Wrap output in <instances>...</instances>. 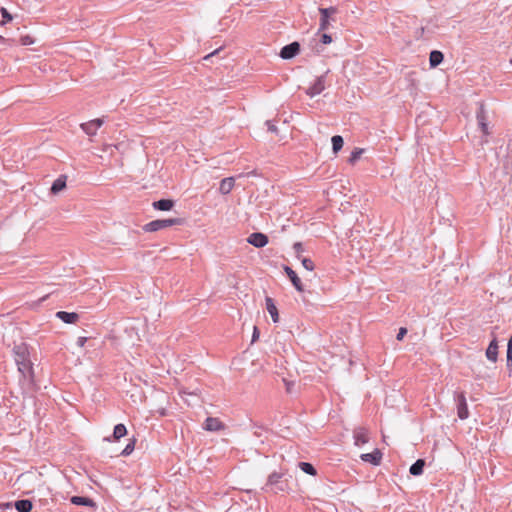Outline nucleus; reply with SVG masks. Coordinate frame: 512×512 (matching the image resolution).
I'll list each match as a JSON object with an SVG mask.
<instances>
[{
	"instance_id": "nucleus-1",
	"label": "nucleus",
	"mask_w": 512,
	"mask_h": 512,
	"mask_svg": "<svg viewBox=\"0 0 512 512\" xmlns=\"http://www.w3.org/2000/svg\"><path fill=\"white\" fill-rule=\"evenodd\" d=\"M180 223L181 219L179 218L157 219L145 224L143 229L146 232H156L171 227L173 225H179Z\"/></svg>"
},
{
	"instance_id": "nucleus-2",
	"label": "nucleus",
	"mask_w": 512,
	"mask_h": 512,
	"mask_svg": "<svg viewBox=\"0 0 512 512\" xmlns=\"http://www.w3.org/2000/svg\"><path fill=\"white\" fill-rule=\"evenodd\" d=\"M454 399L457 403V415L461 420H465L469 417L468 406L466 397L463 392L455 393Z\"/></svg>"
},
{
	"instance_id": "nucleus-3",
	"label": "nucleus",
	"mask_w": 512,
	"mask_h": 512,
	"mask_svg": "<svg viewBox=\"0 0 512 512\" xmlns=\"http://www.w3.org/2000/svg\"><path fill=\"white\" fill-rule=\"evenodd\" d=\"M300 52V44L298 42H292L284 46L280 51V57L288 60L294 58Z\"/></svg>"
},
{
	"instance_id": "nucleus-4",
	"label": "nucleus",
	"mask_w": 512,
	"mask_h": 512,
	"mask_svg": "<svg viewBox=\"0 0 512 512\" xmlns=\"http://www.w3.org/2000/svg\"><path fill=\"white\" fill-rule=\"evenodd\" d=\"M247 242L256 248H262L268 243V237L260 232H254L249 235Z\"/></svg>"
},
{
	"instance_id": "nucleus-5",
	"label": "nucleus",
	"mask_w": 512,
	"mask_h": 512,
	"mask_svg": "<svg viewBox=\"0 0 512 512\" xmlns=\"http://www.w3.org/2000/svg\"><path fill=\"white\" fill-rule=\"evenodd\" d=\"M325 89V76H319L312 86L306 90V94L310 97L319 95Z\"/></svg>"
},
{
	"instance_id": "nucleus-6",
	"label": "nucleus",
	"mask_w": 512,
	"mask_h": 512,
	"mask_svg": "<svg viewBox=\"0 0 512 512\" xmlns=\"http://www.w3.org/2000/svg\"><path fill=\"white\" fill-rule=\"evenodd\" d=\"M283 269H284L286 275L288 276V278L290 279V281L292 282L295 289L298 292H303L304 291L303 284L301 282V279L296 274V272L289 266H284Z\"/></svg>"
},
{
	"instance_id": "nucleus-7",
	"label": "nucleus",
	"mask_w": 512,
	"mask_h": 512,
	"mask_svg": "<svg viewBox=\"0 0 512 512\" xmlns=\"http://www.w3.org/2000/svg\"><path fill=\"white\" fill-rule=\"evenodd\" d=\"M281 474H278L276 472L272 473L268 477L267 485L272 487V490L277 493L278 491H284L285 490V484L280 481Z\"/></svg>"
},
{
	"instance_id": "nucleus-8",
	"label": "nucleus",
	"mask_w": 512,
	"mask_h": 512,
	"mask_svg": "<svg viewBox=\"0 0 512 512\" xmlns=\"http://www.w3.org/2000/svg\"><path fill=\"white\" fill-rule=\"evenodd\" d=\"M354 444L361 446L369 441L368 431L363 427H358L353 432Z\"/></svg>"
},
{
	"instance_id": "nucleus-9",
	"label": "nucleus",
	"mask_w": 512,
	"mask_h": 512,
	"mask_svg": "<svg viewBox=\"0 0 512 512\" xmlns=\"http://www.w3.org/2000/svg\"><path fill=\"white\" fill-rule=\"evenodd\" d=\"M55 316L66 324H73L79 319V315L75 312L58 311Z\"/></svg>"
},
{
	"instance_id": "nucleus-10",
	"label": "nucleus",
	"mask_w": 512,
	"mask_h": 512,
	"mask_svg": "<svg viewBox=\"0 0 512 512\" xmlns=\"http://www.w3.org/2000/svg\"><path fill=\"white\" fill-rule=\"evenodd\" d=\"M17 366H18V370L19 372L24 376V377H33V368H32V364L29 360V357L27 359H25L24 361H20L19 363H17Z\"/></svg>"
},
{
	"instance_id": "nucleus-11",
	"label": "nucleus",
	"mask_w": 512,
	"mask_h": 512,
	"mask_svg": "<svg viewBox=\"0 0 512 512\" xmlns=\"http://www.w3.org/2000/svg\"><path fill=\"white\" fill-rule=\"evenodd\" d=\"M382 454L381 452L376 449L371 453H365L361 455V459L365 462H369L373 465H378L381 461Z\"/></svg>"
},
{
	"instance_id": "nucleus-12",
	"label": "nucleus",
	"mask_w": 512,
	"mask_h": 512,
	"mask_svg": "<svg viewBox=\"0 0 512 512\" xmlns=\"http://www.w3.org/2000/svg\"><path fill=\"white\" fill-rule=\"evenodd\" d=\"M234 184H235V178L234 177L224 178L220 182V187H219L220 193L223 194V195L229 194L231 192V190L233 189Z\"/></svg>"
},
{
	"instance_id": "nucleus-13",
	"label": "nucleus",
	"mask_w": 512,
	"mask_h": 512,
	"mask_svg": "<svg viewBox=\"0 0 512 512\" xmlns=\"http://www.w3.org/2000/svg\"><path fill=\"white\" fill-rule=\"evenodd\" d=\"M152 206L156 210L169 211L173 208L174 201L171 199H160L158 201H154Z\"/></svg>"
},
{
	"instance_id": "nucleus-14",
	"label": "nucleus",
	"mask_w": 512,
	"mask_h": 512,
	"mask_svg": "<svg viewBox=\"0 0 512 512\" xmlns=\"http://www.w3.org/2000/svg\"><path fill=\"white\" fill-rule=\"evenodd\" d=\"M15 362L16 364L20 361H24L28 358V349L25 344L16 345L14 347Z\"/></svg>"
},
{
	"instance_id": "nucleus-15",
	"label": "nucleus",
	"mask_w": 512,
	"mask_h": 512,
	"mask_svg": "<svg viewBox=\"0 0 512 512\" xmlns=\"http://www.w3.org/2000/svg\"><path fill=\"white\" fill-rule=\"evenodd\" d=\"M265 301L267 311L269 312L273 322L277 323L279 321V314L273 299L270 297H266Z\"/></svg>"
},
{
	"instance_id": "nucleus-16",
	"label": "nucleus",
	"mask_w": 512,
	"mask_h": 512,
	"mask_svg": "<svg viewBox=\"0 0 512 512\" xmlns=\"http://www.w3.org/2000/svg\"><path fill=\"white\" fill-rule=\"evenodd\" d=\"M223 428V424L217 418L208 417L205 420L204 429L207 431H219Z\"/></svg>"
},
{
	"instance_id": "nucleus-17",
	"label": "nucleus",
	"mask_w": 512,
	"mask_h": 512,
	"mask_svg": "<svg viewBox=\"0 0 512 512\" xmlns=\"http://www.w3.org/2000/svg\"><path fill=\"white\" fill-rule=\"evenodd\" d=\"M486 357L488 360L492 361V362H496L497 361V357H498V344H497V341L496 339L492 340L486 350Z\"/></svg>"
},
{
	"instance_id": "nucleus-18",
	"label": "nucleus",
	"mask_w": 512,
	"mask_h": 512,
	"mask_svg": "<svg viewBox=\"0 0 512 512\" xmlns=\"http://www.w3.org/2000/svg\"><path fill=\"white\" fill-rule=\"evenodd\" d=\"M66 179L67 177L65 175L58 177L51 186V193L58 194L62 191L66 187Z\"/></svg>"
},
{
	"instance_id": "nucleus-19",
	"label": "nucleus",
	"mask_w": 512,
	"mask_h": 512,
	"mask_svg": "<svg viewBox=\"0 0 512 512\" xmlns=\"http://www.w3.org/2000/svg\"><path fill=\"white\" fill-rule=\"evenodd\" d=\"M71 503L74 505H83V506H89V507H95V502L88 497H82V496H73L71 498Z\"/></svg>"
},
{
	"instance_id": "nucleus-20",
	"label": "nucleus",
	"mask_w": 512,
	"mask_h": 512,
	"mask_svg": "<svg viewBox=\"0 0 512 512\" xmlns=\"http://www.w3.org/2000/svg\"><path fill=\"white\" fill-rule=\"evenodd\" d=\"M425 466V460L418 459L415 463H413L409 469V472L413 476H419L423 473V469Z\"/></svg>"
},
{
	"instance_id": "nucleus-21",
	"label": "nucleus",
	"mask_w": 512,
	"mask_h": 512,
	"mask_svg": "<svg viewBox=\"0 0 512 512\" xmlns=\"http://www.w3.org/2000/svg\"><path fill=\"white\" fill-rule=\"evenodd\" d=\"M15 508L18 512H31L32 502L27 499L18 500L15 502Z\"/></svg>"
},
{
	"instance_id": "nucleus-22",
	"label": "nucleus",
	"mask_w": 512,
	"mask_h": 512,
	"mask_svg": "<svg viewBox=\"0 0 512 512\" xmlns=\"http://www.w3.org/2000/svg\"><path fill=\"white\" fill-rule=\"evenodd\" d=\"M443 54L440 51L434 50L430 53L429 62L431 67L438 66L443 61Z\"/></svg>"
},
{
	"instance_id": "nucleus-23",
	"label": "nucleus",
	"mask_w": 512,
	"mask_h": 512,
	"mask_svg": "<svg viewBox=\"0 0 512 512\" xmlns=\"http://www.w3.org/2000/svg\"><path fill=\"white\" fill-rule=\"evenodd\" d=\"M487 112L485 110V106L483 103H479V107H478V110L476 112V119H477V123L478 125L479 124H483L484 122H487Z\"/></svg>"
},
{
	"instance_id": "nucleus-24",
	"label": "nucleus",
	"mask_w": 512,
	"mask_h": 512,
	"mask_svg": "<svg viewBox=\"0 0 512 512\" xmlns=\"http://www.w3.org/2000/svg\"><path fill=\"white\" fill-rule=\"evenodd\" d=\"M331 142H332V150L334 153H338L342 149L343 144H344L343 137L340 135L333 136L331 139Z\"/></svg>"
},
{
	"instance_id": "nucleus-25",
	"label": "nucleus",
	"mask_w": 512,
	"mask_h": 512,
	"mask_svg": "<svg viewBox=\"0 0 512 512\" xmlns=\"http://www.w3.org/2000/svg\"><path fill=\"white\" fill-rule=\"evenodd\" d=\"M299 468L306 474L315 476L317 474L316 469L311 463L308 462H299L298 464Z\"/></svg>"
},
{
	"instance_id": "nucleus-26",
	"label": "nucleus",
	"mask_w": 512,
	"mask_h": 512,
	"mask_svg": "<svg viewBox=\"0 0 512 512\" xmlns=\"http://www.w3.org/2000/svg\"><path fill=\"white\" fill-rule=\"evenodd\" d=\"M127 433V429L125 427V425L123 424H117L115 427H114V431H113V437L116 439V440H119L120 438L124 437Z\"/></svg>"
},
{
	"instance_id": "nucleus-27",
	"label": "nucleus",
	"mask_w": 512,
	"mask_h": 512,
	"mask_svg": "<svg viewBox=\"0 0 512 512\" xmlns=\"http://www.w3.org/2000/svg\"><path fill=\"white\" fill-rule=\"evenodd\" d=\"M364 153V149L362 148H356L354 151H352L349 159H348V162L350 164H355L361 157V155Z\"/></svg>"
},
{
	"instance_id": "nucleus-28",
	"label": "nucleus",
	"mask_w": 512,
	"mask_h": 512,
	"mask_svg": "<svg viewBox=\"0 0 512 512\" xmlns=\"http://www.w3.org/2000/svg\"><path fill=\"white\" fill-rule=\"evenodd\" d=\"M81 129L87 134V135H90V136H94L96 135L97 133V130L95 126H92L91 124H89L88 122L86 123H82L81 124Z\"/></svg>"
},
{
	"instance_id": "nucleus-29",
	"label": "nucleus",
	"mask_w": 512,
	"mask_h": 512,
	"mask_svg": "<svg viewBox=\"0 0 512 512\" xmlns=\"http://www.w3.org/2000/svg\"><path fill=\"white\" fill-rule=\"evenodd\" d=\"M478 127L480 128V130L482 131L483 135H484V138H482L481 140V144H486L488 143V139H487V136L490 134V131H489V128H488V122H484L483 124H479Z\"/></svg>"
},
{
	"instance_id": "nucleus-30",
	"label": "nucleus",
	"mask_w": 512,
	"mask_h": 512,
	"mask_svg": "<svg viewBox=\"0 0 512 512\" xmlns=\"http://www.w3.org/2000/svg\"><path fill=\"white\" fill-rule=\"evenodd\" d=\"M319 12H320V14H325V16L327 15L328 18H330L334 21L332 16L337 13V8L336 7L319 8Z\"/></svg>"
},
{
	"instance_id": "nucleus-31",
	"label": "nucleus",
	"mask_w": 512,
	"mask_h": 512,
	"mask_svg": "<svg viewBox=\"0 0 512 512\" xmlns=\"http://www.w3.org/2000/svg\"><path fill=\"white\" fill-rule=\"evenodd\" d=\"M319 12H320V14H325V16L327 15L328 18H330L334 21L332 16L337 13V8L336 7L319 8Z\"/></svg>"
},
{
	"instance_id": "nucleus-32",
	"label": "nucleus",
	"mask_w": 512,
	"mask_h": 512,
	"mask_svg": "<svg viewBox=\"0 0 512 512\" xmlns=\"http://www.w3.org/2000/svg\"><path fill=\"white\" fill-rule=\"evenodd\" d=\"M329 25H330V18H328L327 15L325 16V14H321L319 30L320 31L327 30L329 28Z\"/></svg>"
},
{
	"instance_id": "nucleus-33",
	"label": "nucleus",
	"mask_w": 512,
	"mask_h": 512,
	"mask_svg": "<svg viewBox=\"0 0 512 512\" xmlns=\"http://www.w3.org/2000/svg\"><path fill=\"white\" fill-rule=\"evenodd\" d=\"M134 447H135V439L131 440V441L126 445V447L122 450L121 455H123V456H128V455H130V454L133 452Z\"/></svg>"
},
{
	"instance_id": "nucleus-34",
	"label": "nucleus",
	"mask_w": 512,
	"mask_h": 512,
	"mask_svg": "<svg viewBox=\"0 0 512 512\" xmlns=\"http://www.w3.org/2000/svg\"><path fill=\"white\" fill-rule=\"evenodd\" d=\"M301 263L303 267L308 271H313L315 268L313 261L309 258H302Z\"/></svg>"
},
{
	"instance_id": "nucleus-35",
	"label": "nucleus",
	"mask_w": 512,
	"mask_h": 512,
	"mask_svg": "<svg viewBox=\"0 0 512 512\" xmlns=\"http://www.w3.org/2000/svg\"><path fill=\"white\" fill-rule=\"evenodd\" d=\"M0 11L3 17V21L1 22L2 25H4L6 22H10L13 19L12 15L8 12L6 8L2 7Z\"/></svg>"
},
{
	"instance_id": "nucleus-36",
	"label": "nucleus",
	"mask_w": 512,
	"mask_h": 512,
	"mask_svg": "<svg viewBox=\"0 0 512 512\" xmlns=\"http://www.w3.org/2000/svg\"><path fill=\"white\" fill-rule=\"evenodd\" d=\"M507 364L509 365L512 362V336L510 337L507 343V351H506Z\"/></svg>"
},
{
	"instance_id": "nucleus-37",
	"label": "nucleus",
	"mask_w": 512,
	"mask_h": 512,
	"mask_svg": "<svg viewBox=\"0 0 512 512\" xmlns=\"http://www.w3.org/2000/svg\"><path fill=\"white\" fill-rule=\"evenodd\" d=\"M20 42L22 45H31L34 43V39L29 35H24L20 38Z\"/></svg>"
},
{
	"instance_id": "nucleus-38",
	"label": "nucleus",
	"mask_w": 512,
	"mask_h": 512,
	"mask_svg": "<svg viewBox=\"0 0 512 512\" xmlns=\"http://www.w3.org/2000/svg\"><path fill=\"white\" fill-rule=\"evenodd\" d=\"M296 256L298 259H300V254L304 251L303 245L300 242H296L293 246Z\"/></svg>"
},
{
	"instance_id": "nucleus-39",
	"label": "nucleus",
	"mask_w": 512,
	"mask_h": 512,
	"mask_svg": "<svg viewBox=\"0 0 512 512\" xmlns=\"http://www.w3.org/2000/svg\"><path fill=\"white\" fill-rule=\"evenodd\" d=\"M89 124L95 126L96 129H99L103 125V119L97 118L91 121H88Z\"/></svg>"
},
{
	"instance_id": "nucleus-40",
	"label": "nucleus",
	"mask_w": 512,
	"mask_h": 512,
	"mask_svg": "<svg viewBox=\"0 0 512 512\" xmlns=\"http://www.w3.org/2000/svg\"><path fill=\"white\" fill-rule=\"evenodd\" d=\"M89 124L95 126L96 129H99L103 125V119L97 118L91 121H88Z\"/></svg>"
},
{
	"instance_id": "nucleus-41",
	"label": "nucleus",
	"mask_w": 512,
	"mask_h": 512,
	"mask_svg": "<svg viewBox=\"0 0 512 512\" xmlns=\"http://www.w3.org/2000/svg\"><path fill=\"white\" fill-rule=\"evenodd\" d=\"M406 334H407V329H406V328H404V327H401V328L399 329V331H398V334H397V336H396V339H397L398 341H401V340H403V338L405 337V335H406Z\"/></svg>"
},
{
	"instance_id": "nucleus-42",
	"label": "nucleus",
	"mask_w": 512,
	"mask_h": 512,
	"mask_svg": "<svg viewBox=\"0 0 512 512\" xmlns=\"http://www.w3.org/2000/svg\"><path fill=\"white\" fill-rule=\"evenodd\" d=\"M321 42L323 44H330L332 42V37L329 34H322L321 36Z\"/></svg>"
},
{
	"instance_id": "nucleus-43",
	"label": "nucleus",
	"mask_w": 512,
	"mask_h": 512,
	"mask_svg": "<svg viewBox=\"0 0 512 512\" xmlns=\"http://www.w3.org/2000/svg\"><path fill=\"white\" fill-rule=\"evenodd\" d=\"M266 124L268 126V130L272 133H278V128L271 122V121H266Z\"/></svg>"
},
{
	"instance_id": "nucleus-44",
	"label": "nucleus",
	"mask_w": 512,
	"mask_h": 512,
	"mask_svg": "<svg viewBox=\"0 0 512 512\" xmlns=\"http://www.w3.org/2000/svg\"><path fill=\"white\" fill-rule=\"evenodd\" d=\"M473 371L477 379H484L487 377V374L485 372H482L481 370L476 371V369H473Z\"/></svg>"
},
{
	"instance_id": "nucleus-45",
	"label": "nucleus",
	"mask_w": 512,
	"mask_h": 512,
	"mask_svg": "<svg viewBox=\"0 0 512 512\" xmlns=\"http://www.w3.org/2000/svg\"><path fill=\"white\" fill-rule=\"evenodd\" d=\"M86 342H87V337H79L76 341V344L78 347L82 348V347H84Z\"/></svg>"
},
{
	"instance_id": "nucleus-46",
	"label": "nucleus",
	"mask_w": 512,
	"mask_h": 512,
	"mask_svg": "<svg viewBox=\"0 0 512 512\" xmlns=\"http://www.w3.org/2000/svg\"><path fill=\"white\" fill-rule=\"evenodd\" d=\"M259 338V331L256 326H254L253 335H252V342H255Z\"/></svg>"
},
{
	"instance_id": "nucleus-47",
	"label": "nucleus",
	"mask_w": 512,
	"mask_h": 512,
	"mask_svg": "<svg viewBox=\"0 0 512 512\" xmlns=\"http://www.w3.org/2000/svg\"><path fill=\"white\" fill-rule=\"evenodd\" d=\"M215 53H217V50H215L213 53L211 54H208L207 56L204 57L205 60L209 59L210 57H212Z\"/></svg>"
},
{
	"instance_id": "nucleus-48",
	"label": "nucleus",
	"mask_w": 512,
	"mask_h": 512,
	"mask_svg": "<svg viewBox=\"0 0 512 512\" xmlns=\"http://www.w3.org/2000/svg\"><path fill=\"white\" fill-rule=\"evenodd\" d=\"M7 40L3 36L0 35V44L5 43Z\"/></svg>"
}]
</instances>
